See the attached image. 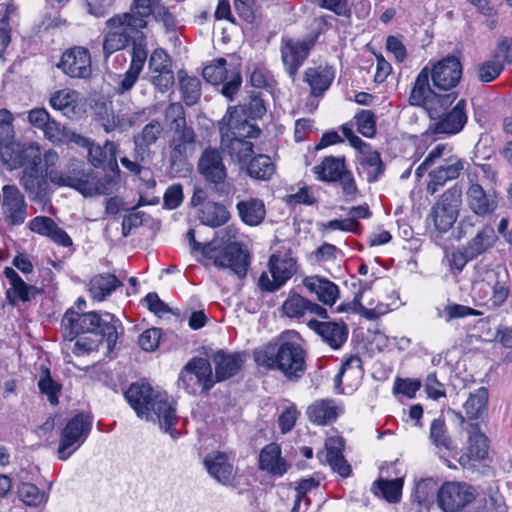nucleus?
Returning <instances> with one entry per match:
<instances>
[{
	"label": "nucleus",
	"mask_w": 512,
	"mask_h": 512,
	"mask_svg": "<svg viewBox=\"0 0 512 512\" xmlns=\"http://www.w3.org/2000/svg\"><path fill=\"white\" fill-rule=\"evenodd\" d=\"M202 75L207 82L213 85L223 84L221 93L229 99H232L242 84L239 66L228 63L224 58H219L205 66Z\"/></svg>",
	"instance_id": "obj_11"
},
{
	"label": "nucleus",
	"mask_w": 512,
	"mask_h": 512,
	"mask_svg": "<svg viewBox=\"0 0 512 512\" xmlns=\"http://www.w3.org/2000/svg\"><path fill=\"white\" fill-rule=\"evenodd\" d=\"M429 439L436 447L453 449V441L448 433L444 418L438 417L430 424Z\"/></svg>",
	"instance_id": "obj_53"
},
{
	"label": "nucleus",
	"mask_w": 512,
	"mask_h": 512,
	"mask_svg": "<svg viewBox=\"0 0 512 512\" xmlns=\"http://www.w3.org/2000/svg\"><path fill=\"white\" fill-rule=\"evenodd\" d=\"M497 235L491 225H484L468 242L467 251L470 257H477L494 246Z\"/></svg>",
	"instance_id": "obj_40"
},
{
	"label": "nucleus",
	"mask_w": 512,
	"mask_h": 512,
	"mask_svg": "<svg viewBox=\"0 0 512 512\" xmlns=\"http://www.w3.org/2000/svg\"><path fill=\"white\" fill-rule=\"evenodd\" d=\"M308 326L321 336L331 348L338 349L347 340L348 328L343 322H321L310 320Z\"/></svg>",
	"instance_id": "obj_29"
},
{
	"label": "nucleus",
	"mask_w": 512,
	"mask_h": 512,
	"mask_svg": "<svg viewBox=\"0 0 512 512\" xmlns=\"http://www.w3.org/2000/svg\"><path fill=\"white\" fill-rule=\"evenodd\" d=\"M362 361L358 356H350L341 365V368L334 378V385L336 389L340 386L345 379L349 387L358 385L362 377Z\"/></svg>",
	"instance_id": "obj_39"
},
{
	"label": "nucleus",
	"mask_w": 512,
	"mask_h": 512,
	"mask_svg": "<svg viewBox=\"0 0 512 512\" xmlns=\"http://www.w3.org/2000/svg\"><path fill=\"white\" fill-rule=\"evenodd\" d=\"M5 277L8 279L11 290L23 302L30 300L29 292L33 289L32 286L27 285L18 273L11 267H6L3 271Z\"/></svg>",
	"instance_id": "obj_59"
},
{
	"label": "nucleus",
	"mask_w": 512,
	"mask_h": 512,
	"mask_svg": "<svg viewBox=\"0 0 512 512\" xmlns=\"http://www.w3.org/2000/svg\"><path fill=\"white\" fill-rule=\"evenodd\" d=\"M490 277L493 278L494 282L491 287L492 294L489 301L493 308H498L506 302L510 294L509 275L505 269L501 271L493 270Z\"/></svg>",
	"instance_id": "obj_42"
},
{
	"label": "nucleus",
	"mask_w": 512,
	"mask_h": 512,
	"mask_svg": "<svg viewBox=\"0 0 512 512\" xmlns=\"http://www.w3.org/2000/svg\"><path fill=\"white\" fill-rule=\"evenodd\" d=\"M147 59V51L140 44H134L132 60L128 70L118 76L116 92L120 95L129 92L137 82Z\"/></svg>",
	"instance_id": "obj_27"
},
{
	"label": "nucleus",
	"mask_w": 512,
	"mask_h": 512,
	"mask_svg": "<svg viewBox=\"0 0 512 512\" xmlns=\"http://www.w3.org/2000/svg\"><path fill=\"white\" fill-rule=\"evenodd\" d=\"M165 117L170 121L172 131L174 129L188 127L184 107L179 102L168 105L165 110Z\"/></svg>",
	"instance_id": "obj_63"
},
{
	"label": "nucleus",
	"mask_w": 512,
	"mask_h": 512,
	"mask_svg": "<svg viewBox=\"0 0 512 512\" xmlns=\"http://www.w3.org/2000/svg\"><path fill=\"white\" fill-rule=\"evenodd\" d=\"M230 214L222 204L208 201L203 204L199 212V220L210 227H219L229 220Z\"/></svg>",
	"instance_id": "obj_41"
},
{
	"label": "nucleus",
	"mask_w": 512,
	"mask_h": 512,
	"mask_svg": "<svg viewBox=\"0 0 512 512\" xmlns=\"http://www.w3.org/2000/svg\"><path fill=\"white\" fill-rule=\"evenodd\" d=\"M361 292L356 294L354 299L346 304H341L338 307L339 312L351 311L354 313L360 314L362 317L368 320H375L380 316L386 314L388 312L387 305L383 303L377 304L375 307H365L361 303Z\"/></svg>",
	"instance_id": "obj_48"
},
{
	"label": "nucleus",
	"mask_w": 512,
	"mask_h": 512,
	"mask_svg": "<svg viewBox=\"0 0 512 512\" xmlns=\"http://www.w3.org/2000/svg\"><path fill=\"white\" fill-rule=\"evenodd\" d=\"M303 285L316 294L317 299L325 305L332 306L338 296L339 288L332 281L319 276H309L303 279Z\"/></svg>",
	"instance_id": "obj_34"
},
{
	"label": "nucleus",
	"mask_w": 512,
	"mask_h": 512,
	"mask_svg": "<svg viewBox=\"0 0 512 512\" xmlns=\"http://www.w3.org/2000/svg\"><path fill=\"white\" fill-rule=\"evenodd\" d=\"M131 41L121 33L113 32L110 29H105L103 38V52L105 57L108 58L116 51L124 49Z\"/></svg>",
	"instance_id": "obj_58"
},
{
	"label": "nucleus",
	"mask_w": 512,
	"mask_h": 512,
	"mask_svg": "<svg viewBox=\"0 0 512 512\" xmlns=\"http://www.w3.org/2000/svg\"><path fill=\"white\" fill-rule=\"evenodd\" d=\"M430 70L425 66L417 75L409 95V104L424 108L431 119L438 118L442 111L452 105L457 94H438L430 86Z\"/></svg>",
	"instance_id": "obj_7"
},
{
	"label": "nucleus",
	"mask_w": 512,
	"mask_h": 512,
	"mask_svg": "<svg viewBox=\"0 0 512 512\" xmlns=\"http://www.w3.org/2000/svg\"><path fill=\"white\" fill-rule=\"evenodd\" d=\"M118 324L119 321L110 313L79 314L68 309L61 321L62 334L67 341L66 348L80 356L97 350L105 339L108 350H111L118 338Z\"/></svg>",
	"instance_id": "obj_1"
},
{
	"label": "nucleus",
	"mask_w": 512,
	"mask_h": 512,
	"mask_svg": "<svg viewBox=\"0 0 512 512\" xmlns=\"http://www.w3.org/2000/svg\"><path fill=\"white\" fill-rule=\"evenodd\" d=\"M50 105L62 112L63 115L70 119L79 118L82 113V105L80 103V94L72 89H61L53 93L50 97Z\"/></svg>",
	"instance_id": "obj_30"
},
{
	"label": "nucleus",
	"mask_w": 512,
	"mask_h": 512,
	"mask_svg": "<svg viewBox=\"0 0 512 512\" xmlns=\"http://www.w3.org/2000/svg\"><path fill=\"white\" fill-rule=\"evenodd\" d=\"M238 230L233 226H227L217 232V237L225 247L216 251L209 243L203 247V255L213 260L218 269H229L239 279L247 275L249 258L241 245L237 242Z\"/></svg>",
	"instance_id": "obj_6"
},
{
	"label": "nucleus",
	"mask_w": 512,
	"mask_h": 512,
	"mask_svg": "<svg viewBox=\"0 0 512 512\" xmlns=\"http://www.w3.org/2000/svg\"><path fill=\"white\" fill-rule=\"evenodd\" d=\"M282 313L288 318L299 319L307 313L315 314L320 318H327V310L317 303L311 302L300 294L291 293L282 304Z\"/></svg>",
	"instance_id": "obj_28"
},
{
	"label": "nucleus",
	"mask_w": 512,
	"mask_h": 512,
	"mask_svg": "<svg viewBox=\"0 0 512 512\" xmlns=\"http://www.w3.org/2000/svg\"><path fill=\"white\" fill-rule=\"evenodd\" d=\"M335 77L332 67L319 65L308 67L303 75V81L310 87V94L314 97L322 96L329 89Z\"/></svg>",
	"instance_id": "obj_31"
},
{
	"label": "nucleus",
	"mask_w": 512,
	"mask_h": 512,
	"mask_svg": "<svg viewBox=\"0 0 512 512\" xmlns=\"http://www.w3.org/2000/svg\"><path fill=\"white\" fill-rule=\"evenodd\" d=\"M47 178L46 174L40 171L39 165L32 166L31 168L23 170L20 183L28 193L30 199L35 200L45 196L48 188Z\"/></svg>",
	"instance_id": "obj_36"
},
{
	"label": "nucleus",
	"mask_w": 512,
	"mask_h": 512,
	"mask_svg": "<svg viewBox=\"0 0 512 512\" xmlns=\"http://www.w3.org/2000/svg\"><path fill=\"white\" fill-rule=\"evenodd\" d=\"M430 70L433 86L439 90H450L459 83L462 65L455 56H447L436 62Z\"/></svg>",
	"instance_id": "obj_18"
},
{
	"label": "nucleus",
	"mask_w": 512,
	"mask_h": 512,
	"mask_svg": "<svg viewBox=\"0 0 512 512\" xmlns=\"http://www.w3.org/2000/svg\"><path fill=\"white\" fill-rule=\"evenodd\" d=\"M18 496L28 506H39L48 499V496L32 483H22L18 487Z\"/></svg>",
	"instance_id": "obj_57"
},
{
	"label": "nucleus",
	"mask_w": 512,
	"mask_h": 512,
	"mask_svg": "<svg viewBox=\"0 0 512 512\" xmlns=\"http://www.w3.org/2000/svg\"><path fill=\"white\" fill-rule=\"evenodd\" d=\"M244 168L251 178L263 181L269 180L275 172L271 158L264 154L252 157Z\"/></svg>",
	"instance_id": "obj_45"
},
{
	"label": "nucleus",
	"mask_w": 512,
	"mask_h": 512,
	"mask_svg": "<svg viewBox=\"0 0 512 512\" xmlns=\"http://www.w3.org/2000/svg\"><path fill=\"white\" fill-rule=\"evenodd\" d=\"M178 385L192 395L199 390L207 393L212 389L215 380L209 360L201 357L191 358L180 372Z\"/></svg>",
	"instance_id": "obj_9"
},
{
	"label": "nucleus",
	"mask_w": 512,
	"mask_h": 512,
	"mask_svg": "<svg viewBox=\"0 0 512 512\" xmlns=\"http://www.w3.org/2000/svg\"><path fill=\"white\" fill-rule=\"evenodd\" d=\"M448 108L442 111L441 115L434 119L435 122L430 125V129L437 134H457L467 122L466 101L461 99L448 112Z\"/></svg>",
	"instance_id": "obj_22"
},
{
	"label": "nucleus",
	"mask_w": 512,
	"mask_h": 512,
	"mask_svg": "<svg viewBox=\"0 0 512 512\" xmlns=\"http://www.w3.org/2000/svg\"><path fill=\"white\" fill-rule=\"evenodd\" d=\"M120 285L121 282L115 275L99 274L90 280L89 292L94 299L102 301Z\"/></svg>",
	"instance_id": "obj_43"
},
{
	"label": "nucleus",
	"mask_w": 512,
	"mask_h": 512,
	"mask_svg": "<svg viewBox=\"0 0 512 512\" xmlns=\"http://www.w3.org/2000/svg\"><path fill=\"white\" fill-rule=\"evenodd\" d=\"M58 159L57 152L53 150L44 153L45 174L51 183L73 188L84 196L108 194L109 189L96 179L93 171H86L79 163H72L66 171H58L55 168Z\"/></svg>",
	"instance_id": "obj_5"
},
{
	"label": "nucleus",
	"mask_w": 512,
	"mask_h": 512,
	"mask_svg": "<svg viewBox=\"0 0 512 512\" xmlns=\"http://www.w3.org/2000/svg\"><path fill=\"white\" fill-rule=\"evenodd\" d=\"M182 98L187 106H192L201 97V82L197 77L188 76L184 71L178 72Z\"/></svg>",
	"instance_id": "obj_51"
},
{
	"label": "nucleus",
	"mask_w": 512,
	"mask_h": 512,
	"mask_svg": "<svg viewBox=\"0 0 512 512\" xmlns=\"http://www.w3.org/2000/svg\"><path fill=\"white\" fill-rule=\"evenodd\" d=\"M489 393L486 387H479L471 392L463 404L465 413L469 419L476 420L487 409Z\"/></svg>",
	"instance_id": "obj_47"
},
{
	"label": "nucleus",
	"mask_w": 512,
	"mask_h": 512,
	"mask_svg": "<svg viewBox=\"0 0 512 512\" xmlns=\"http://www.w3.org/2000/svg\"><path fill=\"white\" fill-rule=\"evenodd\" d=\"M196 133L191 126L174 129L169 142V161L172 167L182 166L194 151Z\"/></svg>",
	"instance_id": "obj_19"
},
{
	"label": "nucleus",
	"mask_w": 512,
	"mask_h": 512,
	"mask_svg": "<svg viewBox=\"0 0 512 512\" xmlns=\"http://www.w3.org/2000/svg\"><path fill=\"white\" fill-rule=\"evenodd\" d=\"M361 164L367 167L366 175L368 182H375L384 172V164L380 153L371 150V147L362 153Z\"/></svg>",
	"instance_id": "obj_54"
},
{
	"label": "nucleus",
	"mask_w": 512,
	"mask_h": 512,
	"mask_svg": "<svg viewBox=\"0 0 512 512\" xmlns=\"http://www.w3.org/2000/svg\"><path fill=\"white\" fill-rule=\"evenodd\" d=\"M92 428V419L83 413L71 418L61 432L57 455L67 460L85 442Z\"/></svg>",
	"instance_id": "obj_13"
},
{
	"label": "nucleus",
	"mask_w": 512,
	"mask_h": 512,
	"mask_svg": "<svg viewBox=\"0 0 512 512\" xmlns=\"http://www.w3.org/2000/svg\"><path fill=\"white\" fill-rule=\"evenodd\" d=\"M269 272H263L258 280V285L263 291L274 292L282 287L296 272V259L290 255L273 254L269 258Z\"/></svg>",
	"instance_id": "obj_14"
},
{
	"label": "nucleus",
	"mask_w": 512,
	"mask_h": 512,
	"mask_svg": "<svg viewBox=\"0 0 512 512\" xmlns=\"http://www.w3.org/2000/svg\"><path fill=\"white\" fill-rule=\"evenodd\" d=\"M57 66L70 78L88 79L92 74L91 54L88 49L75 46L62 54Z\"/></svg>",
	"instance_id": "obj_17"
},
{
	"label": "nucleus",
	"mask_w": 512,
	"mask_h": 512,
	"mask_svg": "<svg viewBox=\"0 0 512 512\" xmlns=\"http://www.w3.org/2000/svg\"><path fill=\"white\" fill-rule=\"evenodd\" d=\"M403 481L401 479L379 480L372 487L375 495H381L390 503L398 502L401 496Z\"/></svg>",
	"instance_id": "obj_55"
},
{
	"label": "nucleus",
	"mask_w": 512,
	"mask_h": 512,
	"mask_svg": "<svg viewBox=\"0 0 512 512\" xmlns=\"http://www.w3.org/2000/svg\"><path fill=\"white\" fill-rule=\"evenodd\" d=\"M254 359L259 366L279 371L291 382H298L307 369L306 351L295 341L268 343L255 350Z\"/></svg>",
	"instance_id": "obj_4"
},
{
	"label": "nucleus",
	"mask_w": 512,
	"mask_h": 512,
	"mask_svg": "<svg viewBox=\"0 0 512 512\" xmlns=\"http://www.w3.org/2000/svg\"><path fill=\"white\" fill-rule=\"evenodd\" d=\"M476 497L475 489L464 482H445L438 490L437 503L443 512H460Z\"/></svg>",
	"instance_id": "obj_15"
},
{
	"label": "nucleus",
	"mask_w": 512,
	"mask_h": 512,
	"mask_svg": "<svg viewBox=\"0 0 512 512\" xmlns=\"http://www.w3.org/2000/svg\"><path fill=\"white\" fill-rule=\"evenodd\" d=\"M317 179L323 182H336L341 174L347 170L344 157H325L322 162L313 167Z\"/></svg>",
	"instance_id": "obj_38"
},
{
	"label": "nucleus",
	"mask_w": 512,
	"mask_h": 512,
	"mask_svg": "<svg viewBox=\"0 0 512 512\" xmlns=\"http://www.w3.org/2000/svg\"><path fill=\"white\" fill-rule=\"evenodd\" d=\"M342 413L343 407L332 399L316 400L307 409L308 419L317 425L332 423Z\"/></svg>",
	"instance_id": "obj_32"
},
{
	"label": "nucleus",
	"mask_w": 512,
	"mask_h": 512,
	"mask_svg": "<svg viewBox=\"0 0 512 512\" xmlns=\"http://www.w3.org/2000/svg\"><path fill=\"white\" fill-rule=\"evenodd\" d=\"M164 133V125L158 119H152L133 136L136 158L145 161L150 156V148L156 144Z\"/></svg>",
	"instance_id": "obj_25"
},
{
	"label": "nucleus",
	"mask_w": 512,
	"mask_h": 512,
	"mask_svg": "<svg viewBox=\"0 0 512 512\" xmlns=\"http://www.w3.org/2000/svg\"><path fill=\"white\" fill-rule=\"evenodd\" d=\"M468 452L475 460H484L488 456V438L482 433L477 424H472L469 429Z\"/></svg>",
	"instance_id": "obj_50"
},
{
	"label": "nucleus",
	"mask_w": 512,
	"mask_h": 512,
	"mask_svg": "<svg viewBox=\"0 0 512 512\" xmlns=\"http://www.w3.org/2000/svg\"><path fill=\"white\" fill-rule=\"evenodd\" d=\"M259 468L273 476H282L287 471V464L281 457V449L276 443L266 445L259 455Z\"/></svg>",
	"instance_id": "obj_35"
},
{
	"label": "nucleus",
	"mask_w": 512,
	"mask_h": 512,
	"mask_svg": "<svg viewBox=\"0 0 512 512\" xmlns=\"http://www.w3.org/2000/svg\"><path fill=\"white\" fill-rule=\"evenodd\" d=\"M462 203L461 190L453 187L445 191L433 206L431 217L439 232L448 231L456 222Z\"/></svg>",
	"instance_id": "obj_16"
},
{
	"label": "nucleus",
	"mask_w": 512,
	"mask_h": 512,
	"mask_svg": "<svg viewBox=\"0 0 512 512\" xmlns=\"http://www.w3.org/2000/svg\"><path fill=\"white\" fill-rule=\"evenodd\" d=\"M93 109L96 121L106 133L118 131V127L122 126L120 114L115 113L111 103L97 101Z\"/></svg>",
	"instance_id": "obj_44"
},
{
	"label": "nucleus",
	"mask_w": 512,
	"mask_h": 512,
	"mask_svg": "<svg viewBox=\"0 0 512 512\" xmlns=\"http://www.w3.org/2000/svg\"><path fill=\"white\" fill-rule=\"evenodd\" d=\"M240 219L249 226H258L266 215L264 202L259 198L241 200L236 205Z\"/></svg>",
	"instance_id": "obj_37"
},
{
	"label": "nucleus",
	"mask_w": 512,
	"mask_h": 512,
	"mask_svg": "<svg viewBox=\"0 0 512 512\" xmlns=\"http://www.w3.org/2000/svg\"><path fill=\"white\" fill-rule=\"evenodd\" d=\"M0 157L3 164L9 169L23 170L38 166L41 162V150L37 144H22L19 142L0 140Z\"/></svg>",
	"instance_id": "obj_12"
},
{
	"label": "nucleus",
	"mask_w": 512,
	"mask_h": 512,
	"mask_svg": "<svg viewBox=\"0 0 512 512\" xmlns=\"http://www.w3.org/2000/svg\"><path fill=\"white\" fill-rule=\"evenodd\" d=\"M138 417L157 421L168 432L177 421L176 408L166 394L154 390L148 383H133L124 394Z\"/></svg>",
	"instance_id": "obj_3"
},
{
	"label": "nucleus",
	"mask_w": 512,
	"mask_h": 512,
	"mask_svg": "<svg viewBox=\"0 0 512 512\" xmlns=\"http://www.w3.org/2000/svg\"><path fill=\"white\" fill-rule=\"evenodd\" d=\"M316 43V37L309 36L297 39L283 36L280 42L281 60L285 72L292 81H295L300 67L308 59Z\"/></svg>",
	"instance_id": "obj_10"
},
{
	"label": "nucleus",
	"mask_w": 512,
	"mask_h": 512,
	"mask_svg": "<svg viewBox=\"0 0 512 512\" xmlns=\"http://www.w3.org/2000/svg\"><path fill=\"white\" fill-rule=\"evenodd\" d=\"M478 311L468 306L460 304H448L443 309L437 308V317L450 322L453 319L465 318L477 315Z\"/></svg>",
	"instance_id": "obj_60"
},
{
	"label": "nucleus",
	"mask_w": 512,
	"mask_h": 512,
	"mask_svg": "<svg viewBox=\"0 0 512 512\" xmlns=\"http://www.w3.org/2000/svg\"><path fill=\"white\" fill-rule=\"evenodd\" d=\"M118 147L117 143L110 140H107L103 146L92 142L91 147L88 148L89 160L95 167L102 165L104 162L116 165Z\"/></svg>",
	"instance_id": "obj_46"
},
{
	"label": "nucleus",
	"mask_w": 512,
	"mask_h": 512,
	"mask_svg": "<svg viewBox=\"0 0 512 512\" xmlns=\"http://www.w3.org/2000/svg\"><path fill=\"white\" fill-rule=\"evenodd\" d=\"M358 132L364 137L371 138L376 132L375 116L370 110H362L356 116Z\"/></svg>",
	"instance_id": "obj_61"
},
{
	"label": "nucleus",
	"mask_w": 512,
	"mask_h": 512,
	"mask_svg": "<svg viewBox=\"0 0 512 512\" xmlns=\"http://www.w3.org/2000/svg\"><path fill=\"white\" fill-rule=\"evenodd\" d=\"M244 108L229 107L220 127L221 149L242 169L251 159L253 143L248 139L257 138L260 129L250 121L242 119Z\"/></svg>",
	"instance_id": "obj_2"
},
{
	"label": "nucleus",
	"mask_w": 512,
	"mask_h": 512,
	"mask_svg": "<svg viewBox=\"0 0 512 512\" xmlns=\"http://www.w3.org/2000/svg\"><path fill=\"white\" fill-rule=\"evenodd\" d=\"M470 210L479 217H487L498 208V196L494 190L485 191L480 184L473 183L466 192Z\"/></svg>",
	"instance_id": "obj_23"
},
{
	"label": "nucleus",
	"mask_w": 512,
	"mask_h": 512,
	"mask_svg": "<svg viewBox=\"0 0 512 512\" xmlns=\"http://www.w3.org/2000/svg\"><path fill=\"white\" fill-rule=\"evenodd\" d=\"M149 69L152 74L171 70V61L168 54L162 49H156L149 59Z\"/></svg>",
	"instance_id": "obj_64"
},
{
	"label": "nucleus",
	"mask_w": 512,
	"mask_h": 512,
	"mask_svg": "<svg viewBox=\"0 0 512 512\" xmlns=\"http://www.w3.org/2000/svg\"><path fill=\"white\" fill-rule=\"evenodd\" d=\"M463 168L464 162L458 157L449 156L444 159L443 164L429 173L427 192L431 195L435 194L447 181L458 178Z\"/></svg>",
	"instance_id": "obj_26"
},
{
	"label": "nucleus",
	"mask_w": 512,
	"mask_h": 512,
	"mask_svg": "<svg viewBox=\"0 0 512 512\" xmlns=\"http://www.w3.org/2000/svg\"><path fill=\"white\" fill-rule=\"evenodd\" d=\"M208 474L222 485H230L236 476L234 458L222 451H212L204 457Z\"/></svg>",
	"instance_id": "obj_20"
},
{
	"label": "nucleus",
	"mask_w": 512,
	"mask_h": 512,
	"mask_svg": "<svg viewBox=\"0 0 512 512\" xmlns=\"http://www.w3.org/2000/svg\"><path fill=\"white\" fill-rule=\"evenodd\" d=\"M38 388L42 394H45L52 405L58 404V395L61 391V385L51 377L50 370L42 366L38 380Z\"/></svg>",
	"instance_id": "obj_56"
},
{
	"label": "nucleus",
	"mask_w": 512,
	"mask_h": 512,
	"mask_svg": "<svg viewBox=\"0 0 512 512\" xmlns=\"http://www.w3.org/2000/svg\"><path fill=\"white\" fill-rule=\"evenodd\" d=\"M503 65L498 60H489L478 66L477 76L481 82L488 83L496 79L502 72Z\"/></svg>",
	"instance_id": "obj_62"
},
{
	"label": "nucleus",
	"mask_w": 512,
	"mask_h": 512,
	"mask_svg": "<svg viewBox=\"0 0 512 512\" xmlns=\"http://www.w3.org/2000/svg\"><path fill=\"white\" fill-rule=\"evenodd\" d=\"M344 440L339 436L329 437L325 441V461L331 469L342 477H348L351 467L343 455Z\"/></svg>",
	"instance_id": "obj_33"
},
{
	"label": "nucleus",
	"mask_w": 512,
	"mask_h": 512,
	"mask_svg": "<svg viewBox=\"0 0 512 512\" xmlns=\"http://www.w3.org/2000/svg\"><path fill=\"white\" fill-rule=\"evenodd\" d=\"M105 24L106 29L124 34L130 41H132L135 35L142 31L139 27L132 26L136 24L133 23L128 14L125 13L116 14L110 17Z\"/></svg>",
	"instance_id": "obj_52"
},
{
	"label": "nucleus",
	"mask_w": 512,
	"mask_h": 512,
	"mask_svg": "<svg viewBox=\"0 0 512 512\" xmlns=\"http://www.w3.org/2000/svg\"><path fill=\"white\" fill-rule=\"evenodd\" d=\"M197 169L220 197L232 193L233 185L226 180L227 169L217 149H205L198 160Z\"/></svg>",
	"instance_id": "obj_8"
},
{
	"label": "nucleus",
	"mask_w": 512,
	"mask_h": 512,
	"mask_svg": "<svg viewBox=\"0 0 512 512\" xmlns=\"http://www.w3.org/2000/svg\"><path fill=\"white\" fill-rule=\"evenodd\" d=\"M158 0H133L130 5V11L125 12L128 14L130 19L136 25L134 27H139L141 30L147 27L148 17L153 16L155 3Z\"/></svg>",
	"instance_id": "obj_49"
},
{
	"label": "nucleus",
	"mask_w": 512,
	"mask_h": 512,
	"mask_svg": "<svg viewBox=\"0 0 512 512\" xmlns=\"http://www.w3.org/2000/svg\"><path fill=\"white\" fill-rule=\"evenodd\" d=\"M210 358L215 369V374H213L215 383L228 380L237 375L245 362L242 353L224 350L216 351Z\"/></svg>",
	"instance_id": "obj_24"
},
{
	"label": "nucleus",
	"mask_w": 512,
	"mask_h": 512,
	"mask_svg": "<svg viewBox=\"0 0 512 512\" xmlns=\"http://www.w3.org/2000/svg\"><path fill=\"white\" fill-rule=\"evenodd\" d=\"M2 213L11 225H20L27 218V204L23 194L15 185H5L2 188Z\"/></svg>",
	"instance_id": "obj_21"
}]
</instances>
